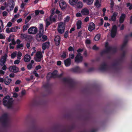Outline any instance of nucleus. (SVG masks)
<instances>
[{
  "mask_svg": "<svg viewBox=\"0 0 132 132\" xmlns=\"http://www.w3.org/2000/svg\"><path fill=\"white\" fill-rule=\"evenodd\" d=\"M103 20L102 19H100V22L99 23V25L101 26L102 25L103 23Z\"/></svg>",
  "mask_w": 132,
  "mask_h": 132,
  "instance_id": "864d4df0",
  "label": "nucleus"
},
{
  "mask_svg": "<svg viewBox=\"0 0 132 132\" xmlns=\"http://www.w3.org/2000/svg\"><path fill=\"white\" fill-rule=\"evenodd\" d=\"M7 57V55L6 53L4 55L2 56L0 59V65L1 66H2L5 64Z\"/></svg>",
  "mask_w": 132,
  "mask_h": 132,
  "instance_id": "423d86ee",
  "label": "nucleus"
},
{
  "mask_svg": "<svg viewBox=\"0 0 132 132\" xmlns=\"http://www.w3.org/2000/svg\"><path fill=\"white\" fill-rule=\"evenodd\" d=\"M22 54L20 52H19L17 54V58L19 60H20L21 59V57L22 56Z\"/></svg>",
  "mask_w": 132,
  "mask_h": 132,
  "instance_id": "4c0bfd02",
  "label": "nucleus"
},
{
  "mask_svg": "<svg viewBox=\"0 0 132 132\" xmlns=\"http://www.w3.org/2000/svg\"><path fill=\"white\" fill-rule=\"evenodd\" d=\"M83 6V4L82 2H78L77 4V6L78 8H81Z\"/></svg>",
  "mask_w": 132,
  "mask_h": 132,
  "instance_id": "2f4dec72",
  "label": "nucleus"
},
{
  "mask_svg": "<svg viewBox=\"0 0 132 132\" xmlns=\"http://www.w3.org/2000/svg\"><path fill=\"white\" fill-rule=\"evenodd\" d=\"M53 16L52 14H51L50 15V20L52 22H55L57 16L56 15H54L53 17Z\"/></svg>",
  "mask_w": 132,
  "mask_h": 132,
  "instance_id": "412c9836",
  "label": "nucleus"
},
{
  "mask_svg": "<svg viewBox=\"0 0 132 132\" xmlns=\"http://www.w3.org/2000/svg\"><path fill=\"white\" fill-rule=\"evenodd\" d=\"M55 10V9L54 8H52L51 10V14H52L53 15L54 13V11Z\"/></svg>",
  "mask_w": 132,
  "mask_h": 132,
  "instance_id": "680f3d73",
  "label": "nucleus"
},
{
  "mask_svg": "<svg viewBox=\"0 0 132 132\" xmlns=\"http://www.w3.org/2000/svg\"><path fill=\"white\" fill-rule=\"evenodd\" d=\"M100 34H97L95 37V40L96 41L98 40L100 38Z\"/></svg>",
  "mask_w": 132,
  "mask_h": 132,
  "instance_id": "72a5a7b5",
  "label": "nucleus"
},
{
  "mask_svg": "<svg viewBox=\"0 0 132 132\" xmlns=\"http://www.w3.org/2000/svg\"><path fill=\"white\" fill-rule=\"evenodd\" d=\"M86 43L87 44H89L90 43V40L87 39L85 41Z\"/></svg>",
  "mask_w": 132,
  "mask_h": 132,
  "instance_id": "e2e57ef3",
  "label": "nucleus"
},
{
  "mask_svg": "<svg viewBox=\"0 0 132 132\" xmlns=\"http://www.w3.org/2000/svg\"><path fill=\"white\" fill-rule=\"evenodd\" d=\"M11 28L10 29L9 28H7L6 29V31L8 33H9L10 32H12V31H11Z\"/></svg>",
  "mask_w": 132,
  "mask_h": 132,
  "instance_id": "3c124183",
  "label": "nucleus"
},
{
  "mask_svg": "<svg viewBox=\"0 0 132 132\" xmlns=\"http://www.w3.org/2000/svg\"><path fill=\"white\" fill-rule=\"evenodd\" d=\"M118 13L116 12H114L113 15L111 16V19H109L110 21L112 20L113 21H115L116 19V16H117Z\"/></svg>",
  "mask_w": 132,
  "mask_h": 132,
  "instance_id": "6ab92c4d",
  "label": "nucleus"
},
{
  "mask_svg": "<svg viewBox=\"0 0 132 132\" xmlns=\"http://www.w3.org/2000/svg\"><path fill=\"white\" fill-rule=\"evenodd\" d=\"M3 15L4 16H6L7 14V12L6 11H4L2 13Z\"/></svg>",
  "mask_w": 132,
  "mask_h": 132,
  "instance_id": "13d9d810",
  "label": "nucleus"
},
{
  "mask_svg": "<svg viewBox=\"0 0 132 132\" xmlns=\"http://www.w3.org/2000/svg\"><path fill=\"white\" fill-rule=\"evenodd\" d=\"M79 69V68L78 67H77L73 69V70L74 72L78 71Z\"/></svg>",
  "mask_w": 132,
  "mask_h": 132,
  "instance_id": "a18cd8bd",
  "label": "nucleus"
},
{
  "mask_svg": "<svg viewBox=\"0 0 132 132\" xmlns=\"http://www.w3.org/2000/svg\"><path fill=\"white\" fill-rule=\"evenodd\" d=\"M31 59V57L30 55L27 54L24 56V60L26 62H28L30 61Z\"/></svg>",
  "mask_w": 132,
  "mask_h": 132,
  "instance_id": "a211bd4d",
  "label": "nucleus"
},
{
  "mask_svg": "<svg viewBox=\"0 0 132 132\" xmlns=\"http://www.w3.org/2000/svg\"><path fill=\"white\" fill-rule=\"evenodd\" d=\"M46 27H47L50 24V22L49 21V19L47 18L46 20Z\"/></svg>",
  "mask_w": 132,
  "mask_h": 132,
  "instance_id": "c9c22d12",
  "label": "nucleus"
},
{
  "mask_svg": "<svg viewBox=\"0 0 132 132\" xmlns=\"http://www.w3.org/2000/svg\"><path fill=\"white\" fill-rule=\"evenodd\" d=\"M29 27V25L27 24L24 25L23 27V29L22 31L23 32L26 30Z\"/></svg>",
  "mask_w": 132,
  "mask_h": 132,
  "instance_id": "473e14b6",
  "label": "nucleus"
},
{
  "mask_svg": "<svg viewBox=\"0 0 132 132\" xmlns=\"http://www.w3.org/2000/svg\"><path fill=\"white\" fill-rule=\"evenodd\" d=\"M4 26L2 21L0 20V33L2 32L4 30Z\"/></svg>",
  "mask_w": 132,
  "mask_h": 132,
  "instance_id": "a878e982",
  "label": "nucleus"
},
{
  "mask_svg": "<svg viewBox=\"0 0 132 132\" xmlns=\"http://www.w3.org/2000/svg\"><path fill=\"white\" fill-rule=\"evenodd\" d=\"M44 32H41V31H39L36 36V40L39 42H44L47 39V36L44 35Z\"/></svg>",
  "mask_w": 132,
  "mask_h": 132,
  "instance_id": "f257e3e1",
  "label": "nucleus"
},
{
  "mask_svg": "<svg viewBox=\"0 0 132 132\" xmlns=\"http://www.w3.org/2000/svg\"><path fill=\"white\" fill-rule=\"evenodd\" d=\"M21 94L22 96L25 95L26 94V91L24 89H22Z\"/></svg>",
  "mask_w": 132,
  "mask_h": 132,
  "instance_id": "c03bdc74",
  "label": "nucleus"
},
{
  "mask_svg": "<svg viewBox=\"0 0 132 132\" xmlns=\"http://www.w3.org/2000/svg\"><path fill=\"white\" fill-rule=\"evenodd\" d=\"M78 1V0H69V3L72 6L76 5Z\"/></svg>",
  "mask_w": 132,
  "mask_h": 132,
  "instance_id": "393cba45",
  "label": "nucleus"
},
{
  "mask_svg": "<svg viewBox=\"0 0 132 132\" xmlns=\"http://www.w3.org/2000/svg\"><path fill=\"white\" fill-rule=\"evenodd\" d=\"M12 103V100L9 98V96H6L3 98V104L8 108H10L11 107Z\"/></svg>",
  "mask_w": 132,
  "mask_h": 132,
  "instance_id": "f03ea898",
  "label": "nucleus"
},
{
  "mask_svg": "<svg viewBox=\"0 0 132 132\" xmlns=\"http://www.w3.org/2000/svg\"><path fill=\"white\" fill-rule=\"evenodd\" d=\"M94 0H83V2L88 5H91L93 4Z\"/></svg>",
  "mask_w": 132,
  "mask_h": 132,
  "instance_id": "b1692460",
  "label": "nucleus"
},
{
  "mask_svg": "<svg viewBox=\"0 0 132 132\" xmlns=\"http://www.w3.org/2000/svg\"><path fill=\"white\" fill-rule=\"evenodd\" d=\"M5 38V36L3 35L2 34H0V38L4 39Z\"/></svg>",
  "mask_w": 132,
  "mask_h": 132,
  "instance_id": "6e6d98bb",
  "label": "nucleus"
},
{
  "mask_svg": "<svg viewBox=\"0 0 132 132\" xmlns=\"http://www.w3.org/2000/svg\"><path fill=\"white\" fill-rule=\"evenodd\" d=\"M23 46V45L22 44H18L16 46L17 49L21 48V47H22Z\"/></svg>",
  "mask_w": 132,
  "mask_h": 132,
  "instance_id": "37998d69",
  "label": "nucleus"
},
{
  "mask_svg": "<svg viewBox=\"0 0 132 132\" xmlns=\"http://www.w3.org/2000/svg\"><path fill=\"white\" fill-rule=\"evenodd\" d=\"M27 35L25 34H21L20 35V37L22 39H24L27 37Z\"/></svg>",
  "mask_w": 132,
  "mask_h": 132,
  "instance_id": "f704fd0d",
  "label": "nucleus"
},
{
  "mask_svg": "<svg viewBox=\"0 0 132 132\" xmlns=\"http://www.w3.org/2000/svg\"><path fill=\"white\" fill-rule=\"evenodd\" d=\"M32 65L31 64H29L27 65V68L29 69H30L32 68Z\"/></svg>",
  "mask_w": 132,
  "mask_h": 132,
  "instance_id": "de8ad7c7",
  "label": "nucleus"
},
{
  "mask_svg": "<svg viewBox=\"0 0 132 132\" xmlns=\"http://www.w3.org/2000/svg\"><path fill=\"white\" fill-rule=\"evenodd\" d=\"M59 5L61 9L63 10L65 9L67 7L66 2L63 1H60Z\"/></svg>",
  "mask_w": 132,
  "mask_h": 132,
  "instance_id": "f8f14e48",
  "label": "nucleus"
},
{
  "mask_svg": "<svg viewBox=\"0 0 132 132\" xmlns=\"http://www.w3.org/2000/svg\"><path fill=\"white\" fill-rule=\"evenodd\" d=\"M92 49L94 50H97L99 49V48L95 45L93 46Z\"/></svg>",
  "mask_w": 132,
  "mask_h": 132,
  "instance_id": "79ce46f5",
  "label": "nucleus"
},
{
  "mask_svg": "<svg viewBox=\"0 0 132 132\" xmlns=\"http://www.w3.org/2000/svg\"><path fill=\"white\" fill-rule=\"evenodd\" d=\"M2 67V69L4 70H6L7 69V67L5 64H4Z\"/></svg>",
  "mask_w": 132,
  "mask_h": 132,
  "instance_id": "09e8293b",
  "label": "nucleus"
},
{
  "mask_svg": "<svg viewBox=\"0 0 132 132\" xmlns=\"http://www.w3.org/2000/svg\"><path fill=\"white\" fill-rule=\"evenodd\" d=\"M108 46V43H106L105 44V47L106 50V52H108L111 49V48L110 47Z\"/></svg>",
  "mask_w": 132,
  "mask_h": 132,
  "instance_id": "7c9ffc66",
  "label": "nucleus"
},
{
  "mask_svg": "<svg viewBox=\"0 0 132 132\" xmlns=\"http://www.w3.org/2000/svg\"><path fill=\"white\" fill-rule=\"evenodd\" d=\"M7 6H6V10L8 12L12 10L14 6V3L13 0H8Z\"/></svg>",
  "mask_w": 132,
  "mask_h": 132,
  "instance_id": "7ed1b4c3",
  "label": "nucleus"
},
{
  "mask_svg": "<svg viewBox=\"0 0 132 132\" xmlns=\"http://www.w3.org/2000/svg\"><path fill=\"white\" fill-rule=\"evenodd\" d=\"M107 67V65L105 64H104L100 66L99 68V69L101 71L105 70Z\"/></svg>",
  "mask_w": 132,
  "mask_h": 132,
  "instance_id": "bb28decb",
  "label": "nucleus"
},
{
  "mask_svg": "<svg viewBox=\"0 0 132 132\" xmlns=\"http://www.w3.org/2000/svg\"><path fill=\"white\" fill-rule=\"evenodd\" d=\"M61 57L63 58H65L66 57V52H64L63 54L62 55Z\"/></svg>",
  "mask_w": 132,
  "mask_h": 132,
  "instance_id": "603ef678",
  "label": "nucleus"
},
{
  "mask_svg": "<svg viewBox=\"0 0 132 132\" xmlns=\"http://www.w3.org/2000/svg\"><path fill=\"white\" fill-rule=\"evenodd\" d=\"M69 20V17L67 16L66 17L65 19V20H64V22H68Z\"/></svg>",
  "mask_w": 132,
  "mask_h": 132,
  "instance_id": "8fccbe9b",
  "label": "nucleus"
},
{
  "mask_svg": "<svg viewBox=\"0 0 132 132\" xmlns=\"http://www.w3.org/2000/svg\"><path fill=\"white\" fill-rule=\"evenodd\" d=\"M37 29L36 28L34 27H32L28 29V32L30 34H35L37 33Z\"/></svg>",
  "mask_w": 132,
  "mask_h": 132,
  "instance_id": "6e6552de",
  "label": "nucleus"
},
{
  "mask_svg": "<svg viewBox=\"0 0 132 132\" xmlns=\"http://www.w3.org/2000/svg\"><path fill=\"white\" fill-rule=\"evenodd\" d=\"M54 41L56 45H59L60 42V37L59 36H55L54 39Z\"/></svg>",
  "mask_w": 132,
  "mask_h": 132,
  "instance_id": "dca6fc26",
  "label": "nucleus"
},
{
  "mask_svg": "<svg viewBox=\"0 0 132 132\" xmlns=\"http://www.w3.org/2000/svg\"><path fill=\"white\" fill-rule=\"evenodd\" d=\"M43 57L42 53L40 51L37 52L36 54V57H35V60L37 62H40Z\"/></svg>",
  "mask_w": 132,
  "mask_h": 132,
  "instance_id": "39448f33",
  "label": "nucleus"
},
{
  "mask_svg": "<svg viewBox=\"0 0 132 132\" xmlns=\"http://www.w3.org/2000/svg\"><path fill=\"white\" fill-rule=\"evenodd\" d=\"M81 21L80 20L78 21L77 23V29H79L81 28Z\"/></svg>",
  "mask_w": 132,
  "mask_h": 132,
  "instance_id": "cd10ccee",
  "label": "nucleus"
},
{
  "mask_svg": "<svg viewBox=\"0 0 132 132\" xmlns=\"http://www.w3.org/2000/svg\"><path fill=\"white\" fill-rule=\"evenodd\" d=\"M76 15L77 17H79L81 16V14L80 13H77L76 14Z\"/></svg>",
  "mask_w": 132,
  "mask_h": 132,
  "instance_id": "69168bd1",
  "label": "nucleus"
},
{
  "mask_svg": "<svg viewBox=\"0 0 132 132\" xmlns=\"http://www.w3.org/2000/svg\"><path fill=\"white\" fill-rule=\"evenodd\" d=\"M69 57L71 59H73L74 58V55L73 54H69Z\"/></svg>",
  "mask_w": 132,
  "mask_h": 132,
  "instance_id": "5fc2aeb1",
  "label": "nucleus"
},
{
  "mask_svg": "<svg viewBox=\"0 0 132 132\" xmlns=\"http://www.w3.org/2000/svg\"><path fill=\"white\" fill-rule=\"evenodd\" d=\"M16 52H13V53L11 54V57L12 59H13L16 56Z\"/></svg>",
  "mask_w": 132,
  "mask_h": 132,
  "instance_id": "58836bf2",
  "label": "nucleus"
},
{
  "mask_svg": "<svg viewBox=\"0 0 132 132\" xmlns=\"http://www.w3.org/2000/svg\"><path fill=\"white\" fill-rule=\"evenodd\" d=\"M12 81V79L8 77H6L4 79V84L6 85L10 84Z\"/></svg>",
  "mask_w": 132,
  "mask_h": 132,
  "instance_id": "4468645a",
  "label": "nucleus"
},
{
  "mask_svg": "<svg viewBox=\"0 0 132 132\" xmlns=\"http://www.w3.org/2000/svg\"><path fill=\"white\" fill-rule=\"evenodd\" d=\"M110 7L111 9H112L114 6V3L113 0H110Z\"/></svg>",
  "mask_w": 132,
  "mask_h": 132,
  "instance_id": "a19ab883",
  "label": "nucleus"
},
{
  "mask_svg": "<svg viewBox=\"0 0 132 132\" xmlns=\"http://www.w3.org/2000/svg\"><path fill=\"white\" fill-rule=\"evenodd\" d=\"M21 82V81L19 80H17L15 82L16 85L19 84Z\"/></svg>",
  "mask_w": 132,
  "mask_h": 132,
  "instance_id": "338daca9",
  "label": "nucleus"
},
{
  "mask_svg": "<svg viewBox=\"0 0 132 132\" xmlns=\"http://www.w3.org/2000/svg\"><path fill=\"white\" fill-rule=\"evenodd\" d=\"M65 24L62 22H60L58 23L57 30L59 32L60 34H63L64 31Z\"/></svg>",
  "mask_w": 132,
  "mask_h": 132,
  "instance_id": "20e7f679",
  "label": "nucleus"
},
{
  "mask_svg": "<svg viewBox=\"0 0 132 132\" xmlns=\"http://www.w3.org/2000/svg\"><path fill=\"white\" fill-rule=\"evenodd\" d=\"M117 27L115 25L114 26L111 31V36L112 38H114L117 32Z\"/></svg>",
  "mask_w": 132,
  "mask_h": 132,
  "instance_id": "9b49d317",
  "label": "nucleus"
},
{
  "mask_svg": "<svg viewBox=\"0 0 132 132\" xmlns=\"http://www.w3.org/2000/svg\"><path fill=\"white\" fill-rule=\"evenodd\" d=\"M126 17V15L124 14H122L120 18L119 22L120 23H122L123 22L124 19Z\"/></svg>",
  "mask_w": 132,
  "mask_h": 132,
  "instance_id": "5701e85b",
  "label": "nucleus"
},
{
  "mask_svg": "<svg viewBox=\"0 0 132 132\" xmlns=\"http://www.w3.org/2000/svg\"><path fill=\"white\" fill-rule=\"evenodd\" d=\"M11 42H12V44L13 45H14L16 44V42L15 41V40H14V39H12L11 40Z\"/></svg>",
  "mask_w": 132,
  "mask_h": 132,
  "instance_id": "bf43d9fd",
  "label": "nucleus"
},
{
  "mask_svg": "<svg viewBox=\"0 0 132 132\" xmlns=\"http://www.w3.org/2000/svg\"><path fill=\"white\" fill-rule=\"evenodd\" d=\"M101 0H96L94 5L97 7L99 8L101 6Z\"/></svg>",
  "mask_w": 132,
  "mask_h": 132,
  "instance_id": "aec40b11",
  "label": "nucleus"
},
{
  "mask_svg": "<svg viewBox=\"0 0 132 132\" xmlns=\"http://www.w3.org/2000/svg\"><path fill=\"white\" fill-rule=\"evenodd\" d=\"M88 30L91 31L95 29V24L93 22L90 23L88 27Z\"/></svg>",
  "mask_w": 132,
  "mask_h": 132,
  "instance_id": "ddd939ff",
  "label": "nucleus"
},
{
  "mask_svg": "<svg viewBox=\"0 0 132 132\" xmlns=\"http://www.w3.org/2000/svg\"><path fill=\"white\" fill-rule=\"evenodd\" d=\"M65 64L66 66H68L71 64V60L70 58H68L64 61Z\"/></svg>",
  "mask_w": 132,
  "mask_h": 132,
  "instance_id": "4be33fe9",
  "label": "nucleus"
},
{
  "mask_svg": "<svg viewBox=\"0 0 132 132\" xmlns=\"http://www.w3.org/2000/svg\"><path fill=\"white\" fill-rule=\"evenodd\" d=\"M43 24H40L39 26V31H41V32H44V30L43 29Z\"/></svg>",
  "mask_w": 132,
  "mask_h": 132,
  "instance_id": "e433bc0d",
  "label": "nucleus"
},
{
  "mask_svg": "<svg viewBox=\"0 0 132 132\" xmlns=\"http://www.w3.org/2000/svg\"><path fill=\"white\" fill-rule=\"evenodd\" d=\"M18 28L19 29H20V27L19 28L17 26H15L14 27H12L11 28V31H12V32H16L17 31Z\"/></svg>",
  "mask_w": 132,
  "mask_h": 132,
  "instance_id": "c85d7f7f",
  "label": "nucleus"
},
{
  "mask_svg": "<svg viewBox=\"0 0 132 132\" xmlns=\"http://www.w3.org/2000/svg\"><path fill=\"white\" fill-rule=\"evenodd\" d=\"M57 71H55L52 73H49L47 75V79H49L51 77H57Z\"/></svg>",
  "mask_w": 132,
  "mask_h": 132,
  "instance_id": "0eeeda50",
  "label": "nucleus"
},
{
  "mask_svg": "<svg viewBox=\"0 0 132 132\" xmlns=\"http://www.w3.org/2000/svg\"><path fill=\"white\" fill-rule=\"evenodd\" d=\"M15 75L14 73H12L10 74L9 75V77L11 78H13L14 77Z\"/></svg>",
  "mask_w": 132,
  "mask_h": 132,
  "instance_id": "0e129e2a",
  "label": "nucleus"
},
{
  "mask_svg": "<svg viewBox=\"0 0 132 132\" xmlns=\"http://www.w3.org/2000/svg\"><path fill=\"white\" fill-rule=\"evenodd\" d=\"M12 23L11 22H9L7 24V26L10 27L12 25Z\"/></svg>",
  "mask_w": 132,
  "mask_h": 132,
  "instance_id": "774afa93",
  "label": "nucleus"
},
{
  "mask_svg": "<svg viewBox=\"0 0 132 132\" xmlns=\"http://www.w3.org/2000/svg\"><path fill=\"white\" fill-rule=\"evenodd\" d=\"M68 35V31H66L64 34V37L65 38H67V37Z\"/></svg>",
  "mask_w": 132,
  "mask_h": 132,
  "instance_id": "052dcab7",
  "label": "nucleus"
},
{
  "mask_svg": "<svg viewBox=\"0 0 132 132\" xmlns=\"http://www.w3.org/2000/svg\"><path fill=\"white\" fill-rule=\"evenodd\" d=\"M81 13L84 15H87L89 14V11L88 9L84 8L81 10Z\"/></svg>",
  "mask_w": 132,
  "mask_h": 132,
  "instance_id": "2eb2a0df",
  "label": "nucleus"
},
{
  "mask_svg": "<svg viewBox=\"0 0 132 132\" xmlns=\"http://www.w3.org/2000/svg\"><path fill=\"white\" fill-rule=\"evenodd\" d=\"M82 60V57L80 53H78L75 57V61L77 63L81 62Z\"/></svg>",
  "mask_w": 132,
  "mask_h": 132,
  "instance_id": "1a4fd4ad",
  "label": "nucleus"
},
{
  "mask_svg": "<svg viewBox=\"0 0 132 132\" xmlns=\"http://www.w3.org/2000/svg\"><path fill=\"white\" fill-rule=\"evenodd\" d=\"M8 115L7 113H4L2 116V119L3 120H7L8 118Z\"/></svg>",
  "mask_w": 132,
  "mask_h": 132,
  "instance_id": "c756f323",
  "label": "nucleus"
},
{
  "mask_svg": "<svg viewBox=\"0 0 132 132\" xmlns=\"http://www.w3.org/2000/svg\"><path fill=\"white\" fill-rule=\"evenodd\" d=\"M9 69L10 72H12L16 73L18 72L19 70L18 68L14 65L10 67Z\"/></svg>",
  "mask_w": 132,
  "mask_h": 132,
  "instance_id": "9d476101",
  "label": "nucleus"
},
{
  "mask_svg": "<svg viewBox=\"0 0 132 132\" xmlns=\"http://www.w3.org/2000/svg\"><path fill=\"white\" fill-rule=\"evenodd\" d=\"M20 62V61L19 60H16L14 61V64H18Z\"/></svg>",
  "mask_w": 132,
  "mask_h": 132,
  "instance_id": "49530a36",
  "label": "nucleus"
},
{
  "mask_svg": "<svg viewBox=\"0 0 132 132\" xmlns=\"http://www.w3.org/2000/svg\"><path fill=\"white\" fill-rule=\"evenodd\" d=\"M127 43V41H125L124 42L123 44L121 46V47L122 49L123 48L126 46Z\"/></svg>",
  "mask_w": 132,
  "mask_h": 132,
  "instance_id": "ea45409f",
  "label": "nucleus"
},
{
  "mask_svg": "<svg viewBox=\"0 0 132 132\" xmlns=\"http://www.w3.org/2000/svg\"><path fill=\"white\" fill-rule=\"evenodd\" d=\"M19 16V14H17L14 15V18L13 19H12V21H13V20H14V19L17 18H18Z\"/></svg>",
  "mask_w": 132,
  "mask_h": 132,
  "instance_id": "4d7b16f0",
  "label": "nucleus"
},
{
  "mask_svg": "<svg viewBox=\"0 0 132 132\" xmlns=\"http://www.w3.org/2000/svg\"><path fill=\"white\" fill-rule=\"evenodd\" d=\"M50 44L49 42H48L43 43L42 44L43 50H44L46 48H48L49 47Z\"/></svg>",
  "mask_w": 132,
  "mask_h": 132,
  "instance_id": "f3484780",
  "label": "nucleus"
}]
</instances>
